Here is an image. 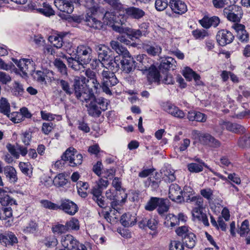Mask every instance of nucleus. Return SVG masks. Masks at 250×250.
<instances>
[{"instance_id":"obj_1","label":"nucleus","mask_w":250,"mask_h":250,"mask_svg":"<svg viewBox=\"0 0 250 250\" xmlns=\"http://www.w3.org/2000/svg\"><path fill=\"white\" fill-rule=\"evenodd\" d=\"M80 90H76V98L82 104L86 103L88 114L94 118L99 117L102 111L107 109L109 101L103 97L97 98L92 88H87L83 93H80Z\"/></svg>"},{"instance_id":"obj_2","label":"nucleus","mask_w":250,"mask_h":250,"mask_svg":"<svg viewBox=\"0 0 250 250\" xmlns=\"http://www.w3.org/2000/svg\"><path fill=\"white\" fill-rule=\"evenodd\" d=\"M96 12V11L94 8H89L88 12L84 16L73 15L71 19L77 23L83 22L85 25L92 29L100 30L103 28L104 24L95 17Z\"/></svg>"},{"instance_id":"obj_3","label":"nucleus","mask_w":250,"mask_h":250,"mask_svg":"<svg viewBox=\"0 0 250 250\" xmlns=\"http://www.w3.org/2000/svg\"><path fill=\"white\" fill-rule=\"evenodd\" d=\"M85 78H81L78 76H75L73 81L72 87L70 86V83L67 81L63 79H58L57 80V84H59L62 90L68 95L74 94L76 98V90H80V93H83L87 88H85L83 83H85Z\"/></svg>"},{"instance_id":"obj_4","label":"nucleus","mask_w":250,"mask_h":250,"mask_svg":"<svg viewBox=\"0 0 250 250\" xmlns=\"http://www.w3.org/2000/svg\"><path fill=\"white\" fill-rule=\"evenodd\" d=\"M112 8V9L105 12L103 17L104 22L112 27L114 31L119 33H123L125 30L123 26V22L117 16L116 13V11H119L121 12L122 11L120 10H115L113 7Z\"/></svg>"},{"instance_id":"obj_5","label":"nucleus","mask_w":250,"mask_h":250,"mask_svg":"<svg viewBox=\"0 0 250 250\" xmlns=\"http://www.w3.org/2000/svg\"><path fill=\"white\" fill-rule=\"evenodd\" d=\"M102 82L101 87L103 91L108 95H112L110 87L116 85L119 81L114 72L104 70L101 73Z\"/></svg>"},{"instance_id":"obj_6","label":"nucleus","mask_w":250,"mask_h":250,"mask_svg":"<svg viewBox=\"0 0 250 250\" xmlns=\"http://www.w3.org/2000/svg\"><path fill=\"white\" fill-rule=\"evenodd\" d=\"M61 158L64 162H68L70 167H74L82 163L83 157L81 154L78 153L75 148L69 147L62 154Z\"/></svg>"},{"instance_id":"obj_7","label":"nucleus","mask_w":250,"mask_h":250,"mask_svg":"<svg viewBox=\"0 0 250 250\" xmlns=\"http://www.w3.org/2000/svg\"><path fill=\"white\" fill-rule=\"evenodd\" d=\"M199 142L204 146H208L213 148L220 146L221 143L213 136L208 133H202L197 130L194 131Z\"/></svg>"},{"instance_id":"obj_8","label":"nucleus","mask_w":250,"mask_h":250,"mask_svg":"<svg viewBox=\"0 0 250 250\" xmlns=\"http://www.w3.org/2000/svg\"><path fill=\"white\" fill-rule=\"evenodd\" d=\"M92 50L88 46L80 45H79L76 51V59L82 62L84 64L89 63L92 58Z\"/></svg>"},{"instance_id":"obj_9","label":"nucleus","mask_w":250,"mask_h":250,"mask_svg":"<svg viewBox=\"0 0 250 250\" xmlns=\"http://www.w3.org/2000/svg\"><path fill=\"white\" fill-rule=\"evenodd\" d=\"M58 209L63 211L65 213L70 215H74L78 210L77 205L71 200L62 198L60 200V204L58 205Z\"/></svg>"},{"instance_id":"obj_10","label":"nucleus","mask_w":250,"mask_h":250,"mask_svg":"<svg viewBox=\"0 0 250 250\" xmlns=\"http://www.w3.org/2000/svg\"><path fill=\"white\" fill-rule=\"evenodd\" d=\"M115 10H120L122 11L124 16L130 17L135 19H140L143 17L145 15V12L139 8L135 7H123L121 4V8L119 9H114Z\"/></svg>"},{"instance_id":"obj_11","label":"nucleus","mask_w":250,"mask_h":250,"mask_svg":"<svg viewBox=\"0 0 250 250\" xmlns=\"http://www.w3.org/2000/svg\"><path fill=\"white\" fill-rule=\"evenodd\" d=\"M234 39V36L232 33L227 30H221L216 35V40L219 44L222 46L230 43Z\"/></svg>"},{"instance_id":"obj_12","label":"nucleus","mask_w":250,"mask_h":250,"mask_svg":"<svg viewBox=\"0 0 250 250\" xmlns=\"http://www.w3.org/2000/svg\"><path fill=\"white\" fill-rule=\"evenodd\" d=\"M120 63L121 70L125 73H129L136 68V62L129 54L124 55Z\"/></svg>"},{"instance_id":"obj_13","label":"nucleus","mask_w":250,"mask_h":250,"mask_svg":"<svg viewBox=\"0 0 250 250\" xmlns=\"http://www.w3.org/2000/svg\"><path fill=\"white\" fill-rule=\"evenodd\" d=\"M12 61L17 64L24 76H26L28 73H30L33 70V64L29 59H23L18 61L15 59H12Z\"/></svg>"},{"instance_id":"obj_14","label":"nucleus","mask_w":250,"mask_h":250,"mask_svg":"<svg viewBox=\"0 0 250 250\" xmlns=\"http://www.w3.org/2000/svg\"><path fill=\"white\" fill-rule=\"evenodd\" d=\"M94 49L98 54V58L104 62H102V66H104L105 62L111 56L109 48L104 44H95Z\"/></svg>"},{"instance_id":"obj_15","label":"nucleus","mask_w":250,"mask_h":250,"mask_svg":"<svg viewBox=\"0 0 250 250\" xmlns=\"http://www.w3.org/2000/svg\"><path fill=\"white\" fill-rule=\"evenodd\" d=\"M137 60L138 62H136V69L143 71L144 73L154 65L151 60L146 55L138 56Z\"/></svg>"},{"instance_id":"obj_16","label":"nucleus","mask_w":250,"mask_h":250,"mask_svg":"<svg viewBox=\"0 0 250 250\" xmlns=\"http://www.w3.org/2000/svg\"><path fill=\"white\" fill-rule=\"evenodd\" d=\"M199 22L203 28L208 29L210 27H217L220 22V20L217 16L208 17L205 15L199 21Z\"/></svg>"},{"instance_id":"obj_17","label":"nucleus","mask_w":250,"mask_h":250,"mask_svg":"<svg viewBox=\"0 0 250 250\" xmlns=\"http://www.w3.org/2000/svg\"><path fill=\"white\" fill-rule=\"evenodd\" d=\"M163 108L165 111L174 117L183 119L185 117V114L183 110L171 104L168 103L164 104Z\"/></svg>"},{"instance_id":"obj_18","label":"nucleus","mask_w":250,"mask_h":250,"mask_svg":"<svg viewBox=\"0 0 250 250\" xmlns=\"http://www.w3.org/2000/svg\"><path fill=\"white\" fill-rule=\"evenodd\" d=\"M169 5L175 13L182 15L187 11L186 3L181 0H170Z\"/></svg>"},{"instance_id":"obj_19","label":"nucleus","mask_w":250,"mask_h":250,"mask_svg":"<svg viewBox=\"0 0 250 250\" xmlns=\"http://www.w3.org/2000/svg\"><path fill=\"white\" fill-rule=\"evenodd\" d=\"M54 4L61 11L71 14L74 10V6L69 0H55Z\"/></svg>"},{"instance_id":"obj_20","label":"nucleus","mask_w":250,"mask_h":250,"mask_svg":"<svg viewBox=\"0 0 250 250\" xmlns=\"http://www.w3.org/2000/svg\"><path fill=\"white\" fill-rule=\"evenodd\" d=\"M182 190L177 184H171L169 188V198L172 201L177 203H181V196Z\"/></svg>"},{"instance_id":"obj_21","label":"nucleus","mask_w":250,"mask_h":250,"mask_svg":"<svg viewBox=\"0 0 250 250\" xmlns=\"http://www.w3.org/2000/svg\"><path fill=\"white\" fill-rule=\"evenodd\" d=\"M191 213L194 221L201 222L205 226H209L208 216L203 212V209L193 208Z\"/></svg>"},{"instance_id":"obj_22","label":"nucleus","mask_w":250,"mask_h":250,"mask_svg":"<svg viewBox=\"0 0 250 250\" xmlns=\"http://www.w3.org/2000/svg\"><path fill=\"white\" fill-rule=\"evenodd\" d=\"M176 67V62L170 57L162 58L161 63L159 66V70L161 71L164 70H174Z\"/></svg>"},{"instance_id":"obj_23","label":"nucleus","mask_w":250,"mask_h":250,"mask_svg":"<svg viewBox=\"0 0 250 250\" xmlns=\"http://www.w3.org/2000/svg\"><path fill=\"white\" fill-rule=\"evenodd\" d=\"M142 48L149 56H159L162 52V47L156 43L153 44L144 43L142 44Z\"/></svg>"},{"instance_id":"obj_24","label":"nucleus","mask_w":250,"mask_h":250,"mask_svg":"<svg viewBox=\"0 0 250 250\" xmlns=\"http://www.w3.org/2000/svg\"><path fill=\"white\" fill-rule=\"evenodd\" d=\"M103 190L96 185L91 189V193L93 194V200L96 201L98 205L101 208H104L106 206L102 196Z\"/></svg>"},{"instance_id":"obj_25","label":"nucleus","mask_w":250,"mask_h":250,"mask_svg":"<svg viewBox=\"0 0 250 250\" xmlns=\"http://www.w3.org/2000/svg\"><path fill=\"white\" fill-rule=\"evenodd\" d=\"M118 57H114L112 55L105 62V64L103 67H105L108 70H110L111 72H115L118 71L120 68V63L119 60L117 59Z\"/></svg>"},{"instance_id":"obj_26","label":"nucleus","mask_w":250,"mask_h":250,"mask_svg":"<svg viewBox=\"0 0 250 250\" xmlns=\"http://www.w3.org/2000/svg\"><path fill=\"white\" fill-rule=\"evenodd\" d=\"M147 80L149 83H156L159 84L161 83V77L160 72L158 71L156 67L154 65L147 71Z\"/></svg>"},{"instance_id":"obj_27","label":"nucleus","mask_w":250,"mask_h":250,"mask_svg":"<svg viewBox=\"0 0 250 250\" xmlns=\"http://www.w3.org/2000/svg\"><path fill=\"white\" fill-rule=\"evenodd\" d=\"M0 242L2 245L5 246H12L18 243V239L15 235L10 232L4 234H0Z\"/></svg>"},{"instance_id":"obj_28","label":"nucleus","mask_w":250,"mask_h":250,"mask_svg":"<svg viewBox=\"0 0 250 250\" xmlns=\"http://www.w3.org/2000/svg\"><path fill=\"white\" fill-rule=\"evenodd\" d=\"M123 193H124V197H122V199L121 200L119 197L116 198V200H112L110 203L112 209L110 210V213L114 215L115 211L116 212H119L123 204L125 202L127 197V194L125 193L124 191Z\"/></svg>"},{"instance_id":"obj_29","label":"nucleus","mask_w":250,"mask_h":250,"mask_svg":"<svg viewBox=\"0 0 250 250\" xmlns=\"http://www.w3.org/2000/svg\"><path fill=\"white\" fill-rule=\"evenodd\" d=\"M136 214L132 215L129 213L124 214L121 218V223L125 227L133 226L136 223Z\"/></svg>"},{"instance_id":"obj_30","label":"nucleus","mask_w":250,"mask_h":250,"mask_svg":"<svg viewBox=\"0 0 250 250\" xmlns=\"http://www.w3.org/2000/svg\"><path fill=\"white\" fill-rule=\"evenodd\" d=\"M3 172L6 177L11 183H15L18 181L17 171L15 168L10 166H7L3 168Z\"/></svg>"},{"instance_id":"obj_31","label":"nucleus","mask_w":250,"mask_h":250,"mask_svg":"<svg viewBox=\"0 0 250 250\" xmlns=\"http://www.w3.org/2000/svg\"><path fill=\"white\" fill-rule=\"evenodd\" d=\"M53 75V72L52 71L46 70L45 71H42L38 70L35 72L34 77L39 82L43 83L45 82V77L47 79L48 77L51 80Z\"/></svg>"},{"instance_id":"obj_32","label":"nucleus","mask_w":250,"mask_h":250,"mask_svg":"<svg viewBox=\"0 0 250 250\" xmlns=\"http://www.w3.org/2000/svg\"><path fill=\"white\" fill-rule=\"evenodd\" d=\"M182 242L186 247L189 249H192L195 246L196 237L193 233L190 231L183 237Z\"/></svg>"},{"instance_id":"obj_33","label":"nucleus","mask_w":250,"mask_h":250,"mask_svg":"<svg viewBox=\"0 0 250 250\" xmlns=\"http://www.w3.org/2000/svg\"><path fill=\"white\" fill-rule=\"evenodd\" d=\"M223 125L228 130L235 133H243L245 131L243 126L236 123L224 122Z\"/></svg>"},{"instance_id":"obj_34","label":"nucleus","mask_w":250,"mask_h":250,"mask_svg":"<svg viewBox=\"0 0 250 250\" xmlns=\"http://www.w3.org/2000/svg\"><path fill=\"white\" fill-rule=\"evenodd\" d=\"M110 46L119 55L123 56L128 55L129 52L122 46L120 42L117 41H111L110 43Z\"/></svg>"},{"instance_id":"obj_35","label":"nucleus","mask_w":250,"mask_h":250,"mask_svg":"<svg viewBox=\"0 0 250 250\" xmlns=\"http://www.w3.org/2000/svg\"><path fill=\"white\" fill-rule=\"evenodd\" d=\"M194 192L192 188L189 187H185L182 190V194L181 196V203L182 201L186 202L187 203L190 202L191 198L194 197Z\"/></svg>"},{"instance_id":"obj_36","label":"nucleus","mask_w":250,"mask_h":250,"mask_svg":"<svg viewBox=\"0 0 250 250\" xmlns=\"http://www.w3.org/2000/svg\"><path fill=\"white\" fill-rule=\"evenodd\" d=\"M67 60L68 66L75 71L80 70L84 67L83 64H84L78 59H74L72 57H69Z\"/></svg>"},{"instance_id":"obj_37","label":"nucleus","mask_w":250,"mask_h":250,"mask_svg":"<svg viewBox=\"0 0 250 250\" xmlns=\"http://www.w3.org/2000/svg\"><path fill=\"white\" fill-rule=\"evenodd\" d=\"M65 35L64 33H61L57 36L50 37L49 40L55 47L57 48H60L62 46L63 43V39Z\"/></svg>"},{"instance_id":"obj_38","label":"nucleus","mask_w":250,"mask_h":250,"mask_svg":"<svg viewBox=\"0 0 250 250\" xmlns=\"http://www.w3.org/2000/svg\"><path fill=\"white\" fill-rule=\"evenodd\" d=\"M37 10L46 17H50L55 14V12L51 6L47 2H43L42 7L38 8Z\"/></svg>"},{"instance_id":"obj_39","label":"nucleus","mask_w":250,"mask_h":250,"mask_svg":"<svg viewBox=\"0 0 250 250\" xmlns=\"http://www.w3.org/2000/svg\"><path fill=\"white\" fill-rule=\"evenodd\" d=\"M162 173H163L164 180L167 183L172 182L176 179L173 169L166 168L165 169H163Z\"/></svg>"},{"instance_id":"obj_40","label":"nucleus","mask_w":250,"mask_h":250,"mask_svg":"<svg viewBox=\"0 0 250 250\" xmlns=\"http://www.w3.org/2000/svg\"><path fill=\"white\" fill-rule=\"evenodd\" d=\"M159 200L157 211L159 214H162L167 212L169 209L168 200L167 199L160 198Z\"/></svg>"},{"instance_id":"obj_41","label":"nucleus","mask_w":250,"mask_h":250,"mask_svg":"<svg viewBox=\"0 0 250 250\" xmlns=\"http://www.w3.org/2000/svg\"><path fill=\"white\" fill-rule=\"evenodd\" d=\"M237 0H212L213 6L216 8L227 7L230 4H235Z\"/></svg>"},{"instance_id":"obj_42","label":"nucleus","mask_w":250,"mask_h":250,"mask_svg":"<svg viewBox=\"0 0 250 250\" xmlns=\"http://www.w3.org/2000/svg\"><path fill=\"white\" fill-rule=\"evenodd\" d=\"M53 63L55 67L62 75H67L66 66L60 59H56Z\"/></svg>"},{"instance_id":"obj_43","label":"nucleus","mask_w":250,"mask_h":250,"mask_svg":"<svg viewBox=\"0 0 250 250\" xmlns=\"http://www.w3.org/2000/svg\"><path fill=\"white\" fill-rule=\"evenodd\" d=\"M10 112V105L7 100L1 98L0 100V113L7 116Z\"/></svg>"},{"instance_id":"obj_44","label":"nucleus","mask_w":250,"mask_h":250,"mask_svg":"<svg viewBox=\"0 0 250 250\" xmlns=\"http://www.w3.org/2000/svg\"><path fill=\"white\" fill-rule=\"evenodd\" d=\"M67 183L64 174L60 173L58 174L53 180V184L57 187H62Z\"/></svg>"},{"instance_id":"obj_45","label":"nucleus","mask_w":250,"mask_h":250,"mask_svg":"<svg viewBox=\"0 0 250 250\" xmlns=\"http://www.w3.org/2000/svg\"><path fill=\"white\" fill-rule=\"evenodd\" d=\"M12 92H13V94L16 96H21L22 95L24 92L23 85L18 82H15L13 83Z\"/></svg>"},{"instance_id":"obj_46","label":"nucleus","mask_w":250,"mask_h":250,"mask_svg":"<svg viewBox=\"0 0 250 250\" xmlns=\"http://www.w3.org/2000/svg\"><path fill=\"white\" fill-rule=\"evenodd\" d=\"M19 167L21 172L30 177L32 174V167L29 163L20 162Z\"/></svg>"},{"instance_id":"obj_47","label":"nucleus","mask_w":250,"mask_h":250,"mask_svg":"<svg viewBox=\"0 0 250 250\" xmlns=\"http://www.w3.org/2000/svg\"><path fill=\"white\" fill-rule=\"evenodd\" d=\"M0 203L2 206H6L15 204L16 201L7 195L6 191H4L0 195Z\"/></svg>"},{"instance_id":"obj_48","label":"nucleus","mask_w":250,"mask_h":250,"mask_svg":"<svg viewBox=\"0 0 250 250\" xmlns=\"http://www.w3.org/2000/svg\"><path fill=\"white\" fill-rule=\"evenodd\" d=\"M224 15L228 20L233 22H238L240 21L241 16L237 14L231 13L228 10V8H225L223 10Z\"/></svg>"},{"instance_id":"obj_49","label":"nucleus","mask_w":250,"mask_h":250,"mask_svg":"<svg viewBox=\"0 0 250 250\" xmlns=\"http://www.w3.org/2000/svg\"><path fill=\"white\" fill-rule=\"evenodd\" d=\"M160 198L151 197L145 206V209L147 210L152 211L158 207Z\"/></svg>"},{"instance_id":"obj_50","label":"nucleus","mask_w":250,"mask_h":250,"mask_svg":"<svg viewBox=\"0 0 250 250\" xmlns=\"http://www.w3.org/2000/svg\"><path fill=\"white\" fill-rule=\"evenodd\" d=\"M65 227L67 231L69 230H78L80 228L78 220L72 218L70 220L66 222Z\"/></svg>"},{"instance_id":"obj_51","label":"nucleus","mask_w":250,"mask_h":250,"mask_svg":"<svg viewBox=\"0 0 250 250\" xmlns=\"http://www.w3.org/2000/svg\"><path fill=\"white\" fill-rule=\"evenodd\" d=\"M192 34L196 40H203L205 37L208 36V32L203 29H196L192 31Z\"/></svg>"},{"instance_id":"obj_52","label":"nucleus","mask_w":250,"mask_h":250,"mask_svg":"<svg viewBox=\"0 0 250 250\" xmlns=\"http://www.w3.org/2000/svg\"><path fill=\"white\" fill-rule=\"evenodd\" d=\"M43 244L48 248H53L56 246L58 243L56 237L54 235L46 237L43 240Z\"/></svg>"},{"instance_id":"obj_53","label":"nucleus","mask_w":250,"mask_h":250,"mask_svg":"<svg viewBox=\"0 0 250 250\" xmlns=\"http://www.w3.org/2000/svg\"><path fill=\"white\" fill-rule=\"evenodd\" d=\"M7 117L14 123H19L23 121L20 112H13L11 113L10 112Z\"/></svg>"},{"instance_id":"obj_54","label":"nucleus","mask_w":250,"mask_h":250,"mask_svg":"<svg viewBox=\"0 0 250 250\" xmlns=\"http://www.w3.org/2000/svg\"><path fill=\"white\" fill-rule=\"evenodd\" d=\"M189 203L196 206L193 208L203 209V199L199 196L192 197Z\"/></svg>"},{"instance_id":"obj_55","label":"nucleus","mask_w":250,"mask_h":250,"mask_svg":"<svg viewBox=\"0 0 250 250\" xmlns=\"http://www.w3.org/2000/svg\"><path fill=\"white\" fill-rule=\"evenodd\" d=\"M238 145L242 147H250V134L240 138L238 141Z\"/></svg>"},{"instance_id":"obj_56","label":"nucleus","mask_w":250,"mask_h":250,"mask_svg":"<svg viewBox=\"0 0 250 250\" xmlns=\"http://www.w3.org/2000/svg\"><path fill=\"white\" fill-rule=\"evenodd\" d=\"M249 226V222L247 220H245L242 222L240 230L238 231L241 236L244 237L248 234L250 230Z\"/></svg>"},{"instance_id":"obj_57","label":"nucleus","mask_w":250,"mask_h":250,"mask_svg":"<svg viewBox=\"0 0 250 250\" xmlns=\"http://www.w3.org/2000/svg\"><path fill=\"white\" fill-rule=\"evenodd\" d=\"M74 238V237L70 234L63 236L61 240L62 247L69 249V247L71 246Z\"/></svg>"},{"instance_id":"obj_58","label":"nucleus","mask_w":250,"mask_h":250,"mask_svg":"<svg viewBox=\"0 0 250 250\" xmlns=\"http://www.w3.org/2000/svg\"><path fill=\"white\" fill-rule=\"evenodd\" d=\"M188 168L191 172L198 173L203 171V166L196 163H192L188 165Z\"/></svg>"},{"instance_id":"obj_59","label":"nucleus","mask_w":250,"mask_h":250,"mask_svg":"<svg viewBox=\"0 0 250 250\" xmlns=\"http://www.w3.org/2000/svg\"><path fill=\"white\" fill-rule=\"evenodd\" d=\"M52 231L53 233L57 234H62L67 231L65 225H63L60 224L53 226Z\"/></svg>"},{"instance_id":"obj_60","label":"nucleus","mask_w":250,"mask_h":250,"mask_svg":"<svg viewBox=\"0 0 250 250\" xmlns=\"http://www.w3.org/2000/svg\"><path fill=\"white\" fill-rule=\"evenodd\" d=\"M156 9L159 11L165 10L168 5L167 0H156L155 3Z\"/></svg>"},{"instance_id":"obj_61","label":"nucleus","mask_w":250,"mask_h":250,"mask_svg":"<svg viewBox=\"0 0 250 250\" xmlns=\"http://www.w3.org/2000/svg\"><path fill=\"white\" fill-rule=\"evenodd\" d=\"M213 192V190L210 188H206L200 190L201 195L208 201L212 199Z\"/></svg>"},{"instance_id":"obj_62","label":"nucleus","mask_w":250,"mask_h":250,"mask_svg":"<svg viewBox=\"0 0 250 250\" xmlns=\"http://www.w3.org/2000/svg\"><path fill=\"white\" fill-rule=\"evenodd\" d=\"M41 203L42 205L45 208L53 210L58 209V205L53 203L48 200H42Z\"/></svg>"},{"instance_id":"obj_63","label":"nucleus","mask_w":250,"mask_h":250,"mask_svg":"<svg viewBox=\"0 0 250 250\" xmlns=\"http://www.w3.org/2000/svg\"><path fill=\"white\" fill-rule=\"evenodd\" d=\"M176 234L183 238L185 235L189 233L190 231L188 230V227L187 226H181L178 227L175 230Z\"/></svg>"},{"instance_id":"obj_64","label":"nucleus","mask_w":250,"mask_h":250,"mask_svg":"<svg viewBox=\"0 0 250 250\" xmlns=\"http://www.w3.org/2000/svg\"><path fill=\"white\" fill-rule=\"evenodd\" d=\"M169 250H184L183 245L179 241H172L169 244Z\"/></svg>"}]
</instances>
